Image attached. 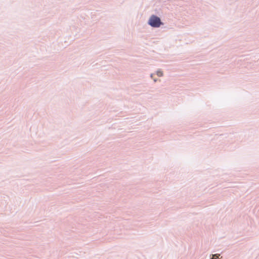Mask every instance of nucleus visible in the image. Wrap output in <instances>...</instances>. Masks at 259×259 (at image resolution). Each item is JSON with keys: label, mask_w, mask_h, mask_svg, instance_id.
Segmentation results:
<instances>
[{"label": "nucleus", "mask_w": 259, "mask_h": 259, "mask_svg": "<svg viewBox=\"0 0 259 259\" xmlns=\"http://www.w3.org/2000/svg\"><path fill=\"white\" fill-rule=\"evenodd\" d=\"M218 257V256L217 254L213 255V257L212 259H217Z\"/></svg>", "instance_id": "nucleus-3"}, {"label": "nucleus", "mask_w": 259, "mask_h": 259, "mask_svg": "<svg viewBox=\"0 0 259 259\" xmlns=\"http://www.w3.org/2000/svg\"><path fill=\"white\" fill-rule=\"evenodd\" d=\"M148 24L153 27H159L161 24L160 19L155 15L150 17Z\"/></svg>", "instance_id": "nucleus-1"}, {"label": "nucleus", "mask_w": 259, "mask_h": 259, "mask_svg": "<svg viewBox=\"0 0 259 259\" xmlns=\"http://www.w3.org/2000/svg\"><path fill=\"white\" fill-rule=\"evenodd\" d=\"M157 75L158 76H162L163 75V73L161 71H158L157 72Z\"/></svg>", "instance_id": "nucleus-2"}]
</instances>
